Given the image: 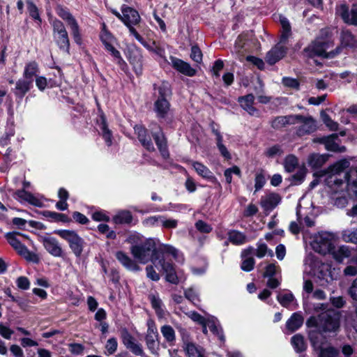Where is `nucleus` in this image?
Wrapping results in <instances>:
<instances>
[{
	"mask_svg": "<svg viewBox=\"0 0 357 357\" xmlns=\"http://www.w3.org/2000/svg\"><path fill=\"white\" fill-rule=\"evenodd\" d=\"M126 241L131 245L130 251L138 262L145 264L149 261L155 265H160L166 273V280L170 283L178 282L172 264L165 262L163 257L159 256L158 252L172 255L178 263H183V255L176 248L168 244H160L159 240L154 238H145L137 232L128 235Z\"/></svg>",
	"mask_w": 357,
	"mask_h": 357,
	"instance_id": "f257e3e1",
	"label": "nucleus"
},
{
	"mask_svg": "<svg viewBox=\"0 0 357 357\" xmlns=\"http://www.w3.org/2000/svg\"><path fill=\"white\" fill-rule=\"evenodd\" d=\"M349 165L348 160H341L330 166L326 172V182L335 192H340L346 188L349 195L354 196L357 199V167L350 169L342 176ZM347 214L352 217L357 216V204Z\"/></svg>",
	"mask_w": 357,
	"mask_h": 357,
	"instance_id": "f03ea898",
	"label": "nucleus"
},
{
	"mask_svg": "<svg viewBox=\"0 0 357 357\" xmlns=\"http://www.w3.org/2000/svg\"><path fill=\"white\" fill-rule=\"evenodd\" d=\"M317 324L318 320L313 317L306 323L307 328H312L308 331V336L314 351L318 352V357H337L338 350L322 341V335L317 331Z\"/></svg>",
	"mask_w": 357,
	"mask_h": 357,
	"instance_id": "7ed1b4c3",
	"label": "nucleus"
},
{
	"mask_svg": "<svg viewBox=\"0 0 357 357\" xmlns=\"http://www.w3.org/2000/svg\"><path fill=\"white\" fill-rule=\"evenodd\" d=\"M304 275H311L321 280V285L324 286L333 279L331 266L322 263L314 255L309 254L304 259Z\"/></svg>",
	"mask_w": 357,
	"mask_h": 357,
	"instance_id": "20e7f679",
	"label": "nucleus"
},
{
	"mask_svg": "<svg viewBox=\"0 0 357 357\" xmlns=\"http://www.w3.org/2000/svg\"><path fill=\"white\" fill-rule=\"evenodd\" d=\"M280 22L282 26V33L280 42L273 47L266 56V61L268 63L273 65L283 58L287 52V49L283 43L291 35V26L288 20L282 16L280 17Z\"/></svg>",
	"mask_w": 357,
	"mask_h": 357,
	"instance_id": "39448f33",
	"label": "nucleus"
},
{
	"mask_svg": "<svg viewBox=\"0 0 357 357\" xmlns=\"http://www.w3.org/2000/svg\"><path fill=\"white\" fill-rule=\"evenodd\" d=\"M100 38L105 46L113 57L114 61L123 70L127 68V63L123 60L119 50L114 47L116 41L115 37L107 30L105 24H102V28L100 33Z\"/></svg>",
	"mask_w": 357,
	"mask_h": 357,
	"instance_id": "423d86ee",
	"label": "nucleus"
},
{
	"mask_svg": "<svg viewBox=\"0 0 357 357\" xmlns=\"http://www.w3.org/2000/svg\"><path fill=\"white\" fill-rule=\"evenodd\" d=\"M333 46V43L332 41L325 38H317L305 49V52L309 57L315 56L325 58L333 57L340 52V48H337L335 52H328V50Z\"/></svg>",
	"mask_w": 357,
	"mask_h": 357,
	"instance_id": "0eeeda50",
	"label": "nucleus"
},
{
	"mask_svg": "<svg viewBox=\"0 0 357 357\" xmlns=\"http://www.w3.org/2000/svg\"><path fill=\"white\" fill-rule=\"evenodd\" d=\"M336 238L333 233L321 231L314 236L311 246L315 252L326 255L331 251Z\"/></svg>",
	"mask_w": 357,
	"mask_h": 357,
	"instance_id": "6e6552de",
	"label": "nucleus"
},
{
	"mask_svg": "<svg viewBox=\"0 0 357 357\" xmlns=\"http://www.w3.org/2000/svg\"><path fill=\"white\" fill-rule=\"evenodd\" d=\"M54 234L68 242L69 247L76 257H80L84 248V241L74 230L57 229Z\"/></svg>",
	"mask_w": 357,
	"mask_h": 357,
	"instance_id": "1a4fd4ad",
	"label": "nucleus"
},
{
	"mask_svg": "<svg viewBox=\"0 0 357 357\" xmlns=\"http://www.w3.org/2000/svg\"><path fill=\"white\" fill-rule=\"evenodd\" d=\"M5 237L10 246L22 257L29 261H33L36 256L31 253L22 243L28 238L25 234L19 232H8Z\"/></svg>",
	"mask_w": 357,
	"mask_h": 357,
	"instance_id": "9d476101",
	"label": "nucleus"
},
{
	"mask_svg": "<svg viewBox=\"0 0 357 357\" xmlns=\"http://www.w3.org/2000/svg\"><path fill=\"white\" fill-rule=\"evenodd\" d=\"M54 37L59 48L67 53H69L70 42L68 33L63 24L55 20L52 22Z\"/></svg>",
	"mask_w": 357,
	"mask_h": 357,
	"instance_id": "9b49d317",
	"label": "nucleus"
},
{
	"mask_svg": "<svg viewBox=\"0 0 357 357\" xmlns=\"http://www.w3.org/2000/svg\"><path fill=\"white\" fill-rule=\"evenodd\" d=\"M56 13L67 23V25L71 30L75 42L78 45H81L82 36L78 23L75 17L67 10L62 7L56 8Z\"/></svg>",
	"mask_w": 357,
	"mask_h": 357,
	"instance_id": "f8f14e48",
	"label": "nucleus"
},
{
	"mask_svg": "<svg viewBox=\"0 0 357 357\" xmlns=\"http://www.w3.org/2000/svg\"><path fill=\"white\" fill-rule=\"evenodd\" d=\"M320 324L324 331H335L339 328L340 316L334 311H327L319 317Z\"/></svg>",
	"mask_w": 357,
	"mask_h": 357,
	"instance_id": "ddd939ff",
	"label": "nucleus"
},
{
	"mask_svg": "<svg viewBox=\"0 0 357 357\" xmlns=\"http://www.w3.org/2000/svg\"><path fill=\"white\" fill-rule=\"evenodd\" d=\"M126 56L136 73L140 74L142 70L143 61L141 50L135 45H130L127 47Z\"/></svg>",
	"mask_w": 357,
	"mask_h": 357,
	"instance_id": "4468645a",
	"label": "nucleus"
},
{
	"mask_svg": "<svg viewBox=\"0 0 357 357\" xmlns=\"http://www.w3.org/2000/svg\"><path fill=\"white\" fill-rule=\"evenodd\" d=\"M121 10L122 16L121 21L127 26H135L141 21L139 13L134 8L123 4Z\"/></svg>",
	"mask_w": 357,
	"mask_h": 357,
	"instance_id": "2eb2a0df",
	"label": "nucleus"
},
{
	"mask_svg": "<svg viewBox=\"0 0 357 357\" xmlns=\"http://www.w3.org/2000/svg\"><path fill=\"white\" fill-rule=\"evenodd\" d=\"M298 124L299 126L296 128V134L299 137L311 134L317 130L316 121L310 116H305L302 115V119H300Z\"/></svg>",
	"mask_w": 357,
	"mask_h": 357,
	"instance_id": "dca6fc26",
	"label": "nucleus"
},
{
	"mask_svg": "<svg viewBox=\"0 0 357 357\" xmlns=\"http://www.w3.org/2000/svg\"><path fill=\"white\" fill-rule=\"evenodd\" d=\"M148 330L146 335V343L153 354H156L158 349V333L153 321H148Z\"/></svg>",
	"mask_w": 357,
	"mask_h": 357,
	"instance_id": "f3484780",
	"label": "nucleus"
},
{
	"mask_svg": "<svg viewBox=\"0 0 357 357\" xmlns=\"http://www.w3.org/2000/svg\"><path fill=\"white\" fill-rule=\"evenodd\" d=\"M336 13L342 17L344 22L357 25V6L354 5L349 13V8L345 4L337 6Z\"/></svg>",
	"mask_w": 357,
	"mask_h": 357,
	"instance_id": "a211bd4d",
	"label": "nucleus"
},
{
	"mask_svg": "<svg viewBox=\"0 0 357 357\" xmlns=\"http://www.w3.org/2000/svg\"><path fill=\"white\" fill-rule=\"evenodd\" d=\"M169 60L171 66L177 72L188 77H192L196 74V70L188 63L172 56L169 57Z\"/></svg>",
	"mask_w": 357,
	"mask_h": 357,
	"instance_id": "6ab92c4d",
	"label": "nucleus"
},
{
	"mask_svg": "<svg viewBox=\"0 0 357 357\" xmlns=\"http://www.w3.org/2000/svg\"><path fill=\"white\" fill-rule=\"evenodd\" d=\"M254 248L250 246L241 252L242 263L241 268L243 271L250 272L254 268L255 261L252 257Z\"/></svg>",
	"mask_w": 357,
	"mask_h": 357,
	"instance_id": "aec40b11",
	"label": "nucleus"
},
{
	"mask_svg": "<svg viewBox=\"0 0 357 357\" xmlns=\"http://www.w3.org/2000/svg\"><path fill=\"white\" fill-rule=\"evenodd\" d=\"M337 139V135L333 134L331 135L317 139L316 141L325 145L326 149L334 152H344L345 151L344 146H341L336 142Z\"/></svg>",
	"mask_w": 357,
	"mask_h": 357,
	"instance_id": "412c9836",
	"label": "nucleus"
},
{
	"mask_svg": "<svg viewBox=\"0 0 357 357\" xmlns=\"http://www.w3.org/2000/svg\"><path fill=\"white\" fill-rule=\"evenodd\" d=\"M43 243L46 250L50 255L56 257H59L62 255V248L55 238L44 237L43 238Z\"/></svg>",
	"mask_w": 357,
	"mask_h": 357,
	"instance_id": "4be33fe9",
	"label": "nucleus"
},
{
	"mask_svg": "<svg viewBox=\"0 0 357 357\" xmlns=\"http://www.w3.org/2000/svg\"><path fill=\"white\" fill-rule=\"evenodd\" d=\"M281 198L276 193H270L262 196L260 199V204L265 211H271L280 202Z\"/></svg>",
	"mask_w": 357,
	"mask_h": 357,
	"instance_id": "5701e85b",
	"label": "nucleus"
},
{
	"mask_svg": "<svg viewBox=\"0 0 357 357\" xmlns=\"http://www.w3.org/2000/svg\"><path fill=\"white\" fill-rule=\"evenodd\" d=\"M116 257L118 261L128 271H138L140 267L137 261L132 259L128 255L122 251H119L116 253Z\"/></svg>",
	"mask_w": 357,
	"mask_h": 357,
	"instance_id": "b1692460",
	"label": "nucleus"
},
{
	"mask_svg": "<svg viewBox=\"0 0 357 357\" xmlns=\"http://www.w3.org/2000/svg\"><path fill=\"white\" fill-rule=\"evenodd\" d=\"M189 163L192 165L195 172L204 178L208 179L212 182H217L216 178L214 176L212 172L204 165L196 161H190Z\"/></svg>",
	"mask_w": 357,
	"mask_h": 357,
	"instance_id": "393cba45",
	"label": "nucleus"
},
{
	"mask_svg": "<svg viewBox=\"0 0 357 357\" xmlns=\"http://www.w3.org/2000/svg\"><path fill=\"white\" fill-rule=\"evenodd\" d=\"M329 253L331 254L335 261L341 263L345 259L351 256V250L349 247L347 245L335 247L334 245Z\"/></svg>",
	"mask_w": 357,
	"mask_h": 357,
	"instance_id": "a878e982",
	"label": "nucleus"
},
{
	"mask_svg": "<svg viewBox=\"0 0 357 357\" xmlns=\"http://www.w3.org/2000/svg\"><path fill=\"white\" fill-rule=\"evenodd\" d=\"M277 299L283 307L289 308L291 310H296L298 307V303L291 292L279 294Z\"/></svg>",
	"mask_w": 357,
	"mask_h": 357,
	"instance_id": "bb28decb",
	"label": "nucleus"
},
{
	"mask_svg": "<svg viewBox=\"0 0 357 357\" xmlns=\"http://www.w3.org/2000/svg\"><path fill=\"white\" fill-rule=\"evenodd\" d=\"M255 97L252 94L238 98V102L241 107L247 111L250 115L257 116L258 111L253 107Z\"/></svg>",
	"mask_w": 357,
	"mask_h": 357,
	"instance_id": "cd10ccee",
	"label": "nucleus"
},
{
	"mask_svg": "<svg viewBox=\"0 0 357 357\" xmlns=\"http://www.w3.org/2000/svg\"><path fill=\"white\" fill-rule=\"evenodd\" d=\"M153 135L162 158L165 159L169 157V152L163 133L161 132L160 129H159V131L154 132Z\"/></svg>",
	"mask_w": 357,
	"mask_h": 357,
	"instance_id": "c85d7f7f",
	"label": "nucleus"
},
{
	"mask_svg": "<svg viewBox=\"0 0 357 357\" xmlns=\"http://www.w3.org/2000/svg\"><path fill=\"white\" fill-rule=\"evenodd\" d=\"M341 45L345 47L355 48L357 47V38L347 29L340 33Z\"/></svg>",
	"mask_w": 357,
	"mask_h": 357,
	"instance_id": "c756f323",
	"label": "nucleus"
},
{
	"mask_svg": "<svg viewBox=\"0 0 357 357\" xmlns=\"http://www.w3.org/2000/svg\"><path fill=\"white\" fill-rule=\"evenodd\" d=\"M32 84L33 82L31 79L25 78L18 79L15 84V94L22 98L30 90Z\"/></svg>",
	"mask_w": 357,
	"mask_h": 357,
	"instance_id": "7c9ffc66",
	"label": "nucleus"
},
{
	"mask_svg": "<svg viewBox=\"0 0 357 357\" xmlns=\"http://www.w3.org/2000/svg\"><path fill=\"white\" fill-rule=\"evenodd\" d=\"M39 70V66L36 61H29L26 63L24 66L23 77L27 79H31V82H33V78L37 77Z\"/></svg>",
	"mask_w": 357,
	"mask_h": 357,
	"instance_id": "2f4dec72",
	"label": "nucleus"
},
{
	"mask_svg": "<svg viewBox=\"0 0 357 357\" xmlns=\"http://www.w3.org/2000/svg\"><path fill=\"white\" fill-rule=\"evenodd\" d=\"M135 131L138 135L139 140L142 145L149 151H153L154 147L149 137L146 136V130L142 126H136Z\"/></svg>",
	"mask_w": 357,
	"mask_h": 357,
	"instance_id": "473e14b6",
	"label": "nucleus"
},
{
	"mask_svg": "<svg viewBox=\"0 0 357 357\" xmlns=\"http://www.w3.org/2000/svg\"><path fill=\"white\" fill-rule=\"evenodd\" d=\"M303 324V317L298 313H294L286 323L287 328L291 332L298 330Z\"/></svg>",
	"mask_w": 357,
	"mask_h": 357,
	"instance_id": "72a5a7b5",
	"label": "nucleus"
},
{
	"mask_svg": "<svg viewBox=\"0 0 357 357\" xmlns=\"http://www.w3.org/2000/svg\"><path fill=\"white\" fill-rule=\"evenodd\" d=\"M348 293L352 299L355 301L354 307L355 309V315L356 318V319H354L351 322L348 321V324H350L357 333V278L352 282L348 290Z\"/></svg>",
	"mask_w": 357,
	"mask_h": 357,
	"instance_id": "f704fd0d",
	"label": "nucleus"
},
{
	"mask_svg": "<svg viewBox=\"0 0 357 357\" xmlns=\"http://www.w3.org/2000/svg\"><path fill=\"white\" fill-rule=\"evenodd\" d=\"M100 132L107 145H111L112 134V131L108 128L105 118L103 115L100 116L98 123Z\"/></svg>",
	"mask_w": 357,
	"mask_h": 357,
	"instance_id": "c9c22d12",
	"label": "nucleus"
},
{
	"mask_svg": "<svg viewBox=\"0 0 357 357\" xmlns=\"http://www.w3.org/2000/svg\"><path fill=\"white\" fill-rule=\"evenodd\" d=\"M206 321L209 330L213 334L216 335L221 341H225V336L223 335L222 329L220 326L218 320L214 317H211L207 320L206 319Z\"/></svg>",
	"mask_w": 357,
	"mask_h": 357,
	"instance_id": "e433bc0d",
	"label": "nucleus"
},
{
	"mask_svg": "<svg viewBox=\"0 0 357 357\" xmlns=\"http://www.w3.org/2000/svg\"><path fill=\"white\" fill-rule=\"evenodd\" d=\"M155 112L158 117H165L169 109V104L166 98H158L154 104Z\"/></svg>",
	"mask_w": 357,
	"mask_h": 357,
	"instance_id": "4c0bfd02",
	"label": "nucleus"
},
{
	"mask_svg": "<svg viewBox=\"0 0 357 357\" xmlns=\"http://www.w3.org/2000/svg\"><path fill=\"white\" fill-rule=\"evenodd\" d=\"M185 351L188 357H205L204 350L192 342L184 341Z\"/></svg>",
	"mask_w": 357,
	"mask_h": 357,
	"instance_id": "58836bf2",
	"label": "nucleus"
},
{
	"mask_svg": "<svg viewBox=\"0 0 357 357\" xmlns=\"http://www.w3.org/2000/svg\"><path fill=\"white\" fill-rule=\"evenodd\" d=\"M161 333L166 342L172 346L176 340V334L174 328L169 325H164L160 329Z\"/></svg>",
	"mask_w": 357,
	"mask_h": 357,
	"instance_id": "ea45409f",
	"label": "nucleus"
},
{
	"mask_svg": "<svg viewBox=\"0 0 357 357\" xmlns=\"http://www.w3.org/2000/svg\"><path fill=\"white\" fill-rule=\"evenodd\" d=\"M229 242L234 245H242L247 241L246 236L237 230H231L228 232Z\"/></svg>",
	"mask_w": 357,
	"mask_h": 357,
	"instance_id": "a19ab883",
	"label": "nucleus"
},
{
	"mask_svg": "<svg viewBox=\"0 0 357 357\" xmlns=\"http://www.w3.org/2000/svg\"><path fill=\"white\" fill-rule=\"evenodd\" d=\"M291 343L296 352H302L307 349V344L301 334L294 335L291 337Z\"/></svg>",
	"mask_w": 357,
	"mask_h": 357,
	"instance_id": "79ce46f5",
	"label": "nucleus"
},
{
	"mask_svg": "<svg viewBox=\"0 0 357 357\" xmlns=\"http://www.w3.org/2000/svg\"><path fill=\"white\" fill-rule=\"evenodd\" d=\"M213 132L216 136L217 141V146L223 157L227 159H229L231 158L229 152L227 151L226 146L222 144V137L220 133L216 130L213 126H212Z\"/></svg>",
	"mask_w": 357,
	"mask_h": 357,
	"instance_id": "37998d69",
	"label": "nucleus"
},
{
	"mask_svg": "<svg viewBox=\"0 0 357 357\" xmlns=\"http://www.w3.org/2000/svg\"><path fill=\"white\" fill-rule=\"evenodd\" d=\"M113 220L116 224H128L132 220V215L128 211H121L114 215Z\"/></svg>",
	"mask_w": 357,
	"mask_h": 357,
	"instance_id": "c03bdc74",
	"label": "nucleus"
},
{
	"mask_svg": "<svg viewBox=\"0 0 357 357\" xmlns=\"http://www.w3.org/2000/svg\"><path fill=\"white\" fill-rule=\"evenodd\" d=\"M328 160L326 155L312 154L309 156L308 163L314 167L317 168L322 166Z\"/></svg>",
	"mask_w": 357,
	"mask_h": 357,
	"instance_id": "a18cd8bd",
	"label": "nucleus"
},
{
	"mask_svg": "<svg viewBox=\"0 0 357 357\" xmlns=\"http://www.w3.org/2000/svg\"><path fill=\"white\" fill-rule=\"evenodd\" d=\"M153 308L155 310V312L159 317L163 315V305L162 301L158 295L151 294L149 296Z\"/></svg>",
	"mask_w": 357,
	"mask_h": 357,
	"instance_id": "49530a36",
	"label": "nucleus"
},
{
	"mask_svg": "<svg viewBox=\"0 0 357 357\" xmlns=\"http://www.w3.org/2000/svg\"><path fill=\"white\" fill-rule=\"evenodd\" d=\"M342 238L347 243L357 244V229L342 231Z\"/></svg>",
	"mask_w": 357,
	"mask_h": 357,
	"instance_id": "de8ad7c7",
	"label": "nucleus"
},
{
	"mask_svg": "<svg viewBox=\"0 0 357 357\" xmlns=\"http://www.w3.org/2000/svg\"><path fill=\"white\" fill-rule=\"evenodd\" d=\"M349 265L344 270V273L346 275L354 276L357 274V256H354L349 260Z\"/></svg>",
	"mask_w": 357,
	"mask_h": 357,
	"instance_id": "09e8293b",
	"label": "nucleus"
},
{
	"mask_svg": "<svg viewBox=\"0 0 357 357\" xmlns=\"http://www.w3.org/2000/svg\"><path fill=\"white\" fill-rule=\"evenodd\" d=\"M117 347L118 342L117 340L115 337H111L108 339L105 347V354L107 356H109L114 354L117 350Z\"/></svg>",
	"mask_w": 357,
	"mask_h": 357,
	"instance_id": "8fccbe9b",
	"label": "nucleus"
},
{
	"mask_svg": "<svg viewBox=\"0 0 357 357\" xmlns=\"http://www.w3.org/2000/svg\"><path fill=\"white\" fill-rule=\"evenodd\" d=\"M321 118L326 125L331 130L335 131L338 129V123L334 121L331 118L324 112H321Z\"/></svg>",
	"mask_w": 357,
	"mask_h": 357,
	"instance_id": "3c124183",
	"label": "nucleus"
},
{
	"mask_svg": "<svg viewBox=\"0 0 357 357\" xmlns=\"http://www.w3.org/2000/svg\"><path fill=\"white\" fill-rule=\"evenodd\" d=\"M255 252L256 256L259 258H262L266 255L271 257L273 255V251L271 250H268L267 245L263 243H257V248Z\"/></svg>",
	"mask_w": 357,
	"mask_h": 357,
	"instance_id": "603ef678",
	"label": "nucleus"
},
{
	"mask_svg": "<svg viewBox=\"0 0 357 357\" xmlns=\"http://www.w3.org/2000/svg\"><path fill=\"white\" fill-rule=\"evenodd\" d=\"M298 165V159L293 155H289L284 160V168L289 172H293Z\"/></svg>",
	"mask_w": 357,
	"mask_h": 357,
	"instance_id": "864d4df0",
	"label": "nucleus"
},
{
	"mask_svg": "<svg viewBox=\"0 0 357 357\" xmlns=\"http://www.w3.org/2000/svg\"><path fill=\"white\" fill-rule=\"evenodd\" d=\"M27 9L29 13V15L35 20L38 21V22H41V19L40 17V14L38 12V9L37 6L31 1H27Z\"/></svg>",
	"mask_w": 357,
	"mask_h": 357,
	"instance_id": "5fc2aeb1",
	"label": "nucleus"
},
{
	"mask_svg": "<svg viewBox=\"0 0 357 357\" xmlns=\"http://www.w3.org/2000/svg\"><path fill=\"white\" fill-rule=\"evenodd\" d=\"M162 215L150 216L143 220V225L146 227H157L161 225Z\"/></svg>",
	"mask_w": 357,
	"mask_h": 357,
	"instance_id": "6e6d98bb",
	"label": "nucleus"
},
{
	"mask_svg": "<svg viewBox=\"0 0 357 357\" xmlns=\"http://www.w3.org/2000/svg\"><path fill=\"white\" fill-rule=\"evenodd\" d=\"M185 296L187 299L190 301L195 305L199 302V293L194 288H189L185 291Z\"/></svg>",
	"mask_w": 357,
	"mask_h": 357,
	"instance_id": "4d7b16f0",
	"label": "nucleus"
},
{
	"mask_svg": "<svg viewBox=\"0 0 357 357\" xmlns=\"http://www.w3.org/2000/svg\"><path fill=\"white\" fill-rule=\"evenodd\" d=\"M155 90H157L160 94L158 98H165L166 96L170 93V89L167 83L163 82L160 86L154 87Z\"/></svg>",
	"mask_w": 357,
	"mask_h": 357,
	"instance_id": "13d9d810",
	"label": "nucleus"
},
{
	"mask_svg": "<svg viewBox=\"0 0 357 357\" xmlns=\"http://www.w3.org/2000/svg\"><path fill=\"white\" fill-rule=\"evenodd\" d=\"M177 225L178 221L172 218L167 219L165 216L162 215L160 226H162V227L165 229H173L176 228L177 227Z\"/></svg>",
	"mask_w": 357,
	"mask_h": 357,
	"instance_id": "bf43d9fd",
	"label": "nucleus"
},
{
	"mask_svg": "<svg viewBox=\"0 0 357 357\" xmlns=\"http://www.w3.org/2000/svg\"><path fill=\"white\" fill-rule=\"evenodd\" d=\"M266 183V178L262 173H257L255 178V192L261 190Z\"/></svg>",
	"mask_w": 357,
	"mask_h": 357,
	"instance_id": "052dcab7",
	"label": "nucleus"
},
{
	"mask_svg": "<svg viewBox=\"0 0 357 357\" xmlns=\"http://www.w3.org/2000/svg\"><path fill=\"white\" fill-rule=\"evenodd\" d=\"M98 229L100 233L106 234L109 238H114L116 237L115 232L110 231L109 226L106 224H100L98 226Z\"/></svg>",
	"mask_w": 357,
	"mask_h": 357,
	"instance_id": "680f3d73",
	"label": "nucleus"
},
{
	"mask_svg": "<svg viewBox=\"0 0 357 357\" xmlns=\"http://www.w3.org/2000/svg\"><path fill=\"white\" fill-rule=\"evenodd\" d=\"M190 58L197 63H201V61H202V54L200 49L198 47H192Z\"/></svg>",
	"mask_w": 357,
	"mask_h": 357,
	"instance_id": "e2e57ef3",
	"label": "nucleus"
},
{
	"mask_svg": "<svg viewBox=\"0 0 357 357\" xmlns=\"http://www.w3.org/2000/svg\"><path fill=\"white\" fill-rule=\"evenodd\" d=\"M280 271V267L275 264H270L266 267L264 277H272Z\"/></svg>",
	"mask_w": 357,
	"mask_h": 357,
	"instance_id": "0e129e2a",
	"label": "nucleus"
},
{
	"mask_svg": "<svg viewBox=\"0 0 357 357\" xmlns=\"http://www.w3.org/2000/svg\"><path fill=\"white\" fill-rule=\"evenodd\" d=\"M16 284L18 288L23 290L29 289L30 287L29 280L26 277L24 276L19 277L16 280Z\"/></svg>",
	"mask_w": 357,
	"mask_h": 357,
	"instance_id": "69168bd1",
	"label": "nucleus"
},
{
	"mask_svg": "<svg viewBox=\"0 0 357 357\" xmlns=\"http://www.w3.org/2000/svg\"><path fill=\"white\" fill-rule=\"evenodd\" d=\"M195 227L200 232L202 233H209L212 231V227L211 225L207 224L206 222L199 220L195 223Z\"/></svg>",
	"mask_w": 357,
	"mask_h": 357,
	"instance_id": "338daca9",
	"label": "nucleus"
},
{
	"mask_svg": "<svg viewBox=\"0 0 357 357\" xmlns=\"http://www.w3.org/2000/svg\"><path fill=\"white\" fill-rule=\"evenodd\" d=\"M271 125H272V127L275 129H280V128L287 126L285 116H278V117L275 118L272 121Z\"/></svg>",
	"mask_w": 357,
	"mask_h": 357,
	"instance_id": "774afa93",
	"label": "nucleus"
}]
</instances>
